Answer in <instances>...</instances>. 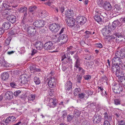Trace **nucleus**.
<instances>
[{"label":"nucleus","instance_id":"obj_1","mask_svg":"<svg viewBox=\"0 0 125 125\" xmlns=\"http://www.w3.org/2000/svg\"><path fill=\"white\" fill-rule=\"evenodd\" d=\"M24 29L27 32L29 36H32L34 35V31H35V28L33 26H29L28 25L24 26Z\"/></svg>","mask_w":125,"mask_h":125},{"label":"nucleus","instance_id":"obj_2","mask_svg":"<svg viewBox=\"0 0 125 125\" xmlns=\"http://www.w3.org/2000/svg\"><path fill=\"white\" fill-rule=\"evenodd\" d=\"M49 29L52 32H56L58 31L60 27V24L58 23H53L50 24Z\"/></svg>","mask_w":125,"mask_h":125},{"label":"nucleus","instance_id":"obj_3","mask_svg":"<svg viewBox=\"0 0 125 125\" xmlns=\"http://www.w3.org/2000/svg\"><path fill=\"white\" fill-rule=\"evenodd\" d=\"M16 118L14 116H9L5 120L2 121V123L4 125H7L9 124H11L15 122Z\"/></svg>","mask_w":125,"mask_h":125},{"label":"nucleus","instance_id":"obj_4","mask_svg":"<svg viewBox=\"0 0 125 125\" xmlns=\"http://www.w3.org/2000/svg\"><path fill=\"white\" fill-rule=\"evenodd\" d=\"M55 46L53 43L51 41H48L44 44V48L47 50H53L55 49Z\"/></svg>","mask_w":125,"mask_h":125},{"label":"nucleus","instance_id":"obj_5","mask_svg":"<svg viewBox=\"0 0 125 125\" xmlns=\"http://www.w3.org/2000/svg\"><path fill=\"white\" fill-rule=\"evenodd\" d=\"M115 53L116 56H118L122 59L125 57V50L123 49L118 50Z\"/></svg>","mask_w":125,"mask_h":125},{"label":"nucleus","instance_id":"obj_6","mask_svg":"<svg viewBox=\"0 0 125 125\" xmlns=\"http://www.w3.org/2000/svg\"><path fill=\"white\" fill-rule=\"evenodd\" d=\"M113 90L115 93L119 94L123 91V88L118 83L113 86Z\"/></svg>","mask_w":125,"mask_h":125},{"label":"nucleus","instance_id":"obj_7","mask_svg":"<svg viewBox=\"0 0 125 125\" xmlns=\"http://www.w3.org/2000/svg\"><path fill=\"white\" fill-rule=\"evenodd\" d=\"M112 63L114 65L119 66L122 63V60L118 56H116L115 53V57L112 60Z\"/></svg>","mask_w":125,"mask_h":125},{"label":"nucleus","instance_id":"obj_8","mask_svg":"<svg viewBox=\"0 0 125 125\" xmlns=\"http://www.w3.org/2000/svg\"><path fill=\"white\" fill-rule=\"evenodd\" d=\"M93 123L95 124L100 122L102 118H101V114H95L93 118Z\"/></svg>","mask_w":125,"mask_h":125},{"label":"nucleus","instance_id":"obj_9","mask_svg":"<svg viewBox=\"0 0 125 125\" xmlns=\"http://www.w3.org/2000/svg\"><path fill=\"white\" fill-rule=\"evenodd\" d=\"M76 20L78 23L80 25H83L85 23L86 20V18L83 16H78Z\"/></svg>","mask_w":125,"mask_h":125},{"label":"nucleus","instance_id":"obj_10","mask_svg":"<svg viewBox=\"0 0 125 125\" xmlns=\"http://www.w3.org/2000/svg\"><path fill=\"white\" fill-rule=\"evenodd\" d=\"M44 24V21L42 20L36 21L33 22V24L36 27L39 28L43 27Z\"/></svg>","mask_w":125,"mask_h":125},{"label":"nucleus","instance_id":"obj_11","mask_svg":"<svg viewBox=\"0 0 125 125\" xmlns=\"http://www.w3.org/2000/svg\"><path fill=\"white\" fill-rule=\"evenodd\" d=\"M109 26H108L104 27L102 30V32L103 36L104 37H106L108 36V34L111 31V28L109 27Z\"/></svg>","mask_w":125,"mask_h":125},{"label":"nucleus","instance_id":"obj_12","mask_svg":"<svg viewBox=\"0 0 125 125\" xmlns=\"http://www.w3.org/2000/svg\"><path fill=\"white\" fill-rule=\"evenodd\" d=\"M55 79L54 77H51L48 83L49 86L51 88H54L55 86Z\"/></svg>","mask_w":125,"mask_h":125},{"label":"nucleus","instance_id":"obj_13","mask_svg":"<svg viewBox=\"0 0 125 125\" xmlns=\"http://www.w3.org/2000/svg\"><path fill=\"white\" fill-rule=\"evenodd\" d=\"M75 20L72 17H67L66 20L67 24L70 26L72 27L74 25Z\"/></svg>","mask_w":125,"mask_h":125},{"label":"nucleus","instance_id":"obj_14","mask_svg":"<svg viewBox=\"0 0 125 125\" xmlns=\"http://www.w3.org/2000/svg\"><path fill=\"white\" fill-rule=\"evenodd\" d=\"M7 20L12 23H14L16 21V18L14 15H9L7 17Z\"/></svg>","mask_w":125,"mask_h":125},{"label":"nucleus","instance_id":"obj_15","mask_svg":"<svg viewBox=\"0 0 125 125\" xmlns=\"http://www.w3.org/2000/svg\"><path fill=\"white\" fill-rule=\"evenodd\" d=\"M80 65V64H79L77 65L78 66H74V70L75 71H76L78 69V71L82 75H83L84 74L85 71L82 68L80 67L79 66Z\"/></svg>","mask_w":125,"mask_h":125},{"label":"nucleus","instance_id":"obj_16","mask_svg":"<svg viewBox=\"0 0 125 125\" xmlns=\"http://www.w3.org/2000/svg\"><path fill=\"white\" fill-rule=\"evenodd\" d=\"M60 35L59 37L60 40H63V43L67 42L68 39L67 36L64 34Z\"/></svg>","mask_w":125,"mask_h":125},{"label":"nucleus","instance_id":"obj_17","mask_svg":"<svg viewBox=\"0 0 125 125\" xmlns=\"http://www.w3.org/2000/svg\"><path fill=\"white\" fill-rule=\"evenodd\" d=\"M56 99L54 98H51L49 100L48 105L50 107L54 108L56 105Z\"/></svg>","mask_w":125,"mask_h":125},{"label":"nucleus","instance_id":"obj_18","mask_svg":"<svg viewBox=\"0 0 125 125\" xmlns=\"http://www.w3.org/2000/svg\"><path fill=\"white\" fill-rule=\"evenodd\" d=\"M12 3H9L7 1H5L2 3L1 7L4 10L5 8H7L10 7Z\"/></svg>","mask_w":125,"mask_h":125},{"label":"nucleus","instance_id":"obj_19","mask_svg":"<svg viewBox=\"0 0 125 125\" xmlns=\"http://www.w3.org/2000/svg\"><path fill=\"white\" fill-rule=\"evenodd\" d=\"M65 89L66 90H69L72 88V83L70 81H68L65 84Z\"/></svg>","mask_w":125,"mask_h":125},{"label":"nucleus","instance_id":"obj_20","mask_svg":"<svg viewBox=\"0 0 125 125\" xmlns=\"http://www.w3.org/2000/svg\"><path fill=\"white\" fill-rule=\"evenodd\" d=\"M104 8L107 11L110 10L112 8V7L111 4L108 2H105L103 4Z\"/></svg>","mask_w":125,"mask_h":125},{"label":"nucleus","instance_id":"obj_21","mask_svg":"<svg viewBox=\"0 0 125 125\" xmlns=\"http://www.w3.org/2000/svg\"><path fill=\"white\" fill-rule=\"evenodd\" d=\"M48 14L47 12L45 10L41 11L39 12L40 17L42 18H44L47 17Z\"/></svg>","mask_w":125,"mask_h":125},{"label":"nucleus","instance_id":"obj_22","mask_svg":"<svg viewBox=\"0 0 125 125\" xmlns=\"http://www.w3.org/2000/svg\"><path fill=\"white\" fill-rule=\"evenodd\" d=\"M73 57L74 59L76 60L74 64V66H78L77 65H79V64H80V61L81 59L79 57L77 54H75V55L73 56Z\"/></svg>","mask_w":125,"mask_h":125},{"label":"nucleus","instance_id":"obj_23","mask_svg":"<svg viewBox=\"0 0 125 125\" xmlns=\"http://www.w3.org/2000/svg\"><path fill=\"white\" fill-rule=\"evenodd\" d=\"M120 68V67L119 66H116L115 65L113 66L111 68L112 72L115 74L117 72H118Z\"/></svg>","mask_w":125,"mask_h":125},{"label":"nucleus","instance_id":"obj_24","mask_svg":"<svg viewBox=\"0 0 125 125\" xmlns=\"http://www.w3.org/2000/svg\"><path fill=\"white\" fill-rule=\"evenodd\" d=\"M35 46L36 48L38 50H41L43 48V44L41 42H36Z\"/></svg>","mask_w":125,"mask_h":125},{"label":"nucleus","instance_id":"obj_25","mask_svg":"<svg viewBox=\"0 0 125 125\" xmlns=\"http://www.w3.org/2000/svg\"><path fill=\"white\" fill-rule=\"evenodd\" d=\"M121 9L120 6L116 4L114 7L113 10L114 11L118 13L121 10Z\"/></svg>","mask_w":125,"mask_h":125},{"label":"nucleus","instance_id":"obj_26","mask_svg":"<svg viewBox=\"0 0 125 125\" xmlns=\"http://www.w3.org/2000/svg\"><path fill=\"white\" fill-rule=\"evenodd\" d=\"M9 77V74L7 73H4L1 74V78L2 80L5 81L8 79Z\"/></svg>","mask_w":125,"mask_h":125},{"label":"nucleus","instance_id":"obj_27","mask_svg":"<svg viewBox=\"0 0 125 125\" xmlns=\"http://www.w3.org/2000/svg\"><path fill=\"white\" fill-rule=\"evenodd\" d=\"M11 26L10 23L9 21L5 22L2 25L3 27L6 30L9 29Z\"/></svg>","mask_w":125,"mask_h":125},{"label":"nucleus","instance_id":"obj_28","mask_svg":"<svg viewBox=\"0 0 125 125\" xmlns=\"http://www.w3.org/2000/svg\"><path fill=\"white\" fill-rule=\"evenodd\" d=\"M20 83L22 84H24L27 82L26 78L23 75L20 77Z\"/></svg>","mask_w":125,"mask_h":125},{"label":"nucleus","instance_id":"obj_29","mask_svg":"<svg viewBox=\"0 0 125 125\" xmlns=\"http://www.w3.org/2000/svg\"><path fill=\"white\" fill-rule=\"evenodd\" d=\"M18 11L20 12L23 13L27 11V8L25 6H22L19 8Z\"/></svg>","mask_w":125,"mask_h":125},{"label":"nucleus","instance_id":"obj_30","mask_svg":"<svg viewBox=\"0 0 125 125\" xmlns=\"http://www.w3.org/2000/svg\"><path fill=\"white\" fill-rule=\"evenodd\" d=\"M13 94L12 92L11 91H8L5 94V97L7 99H11L12 97Z\"/></svg>","mask_w":125,"mask_h":125},{"label":"nucleus","instance_id":"obj_31","mask_svg":"<svg viewBox=\"0 0 125 125\" xmlns=\"http://www.w3.org/2000/svg\"><path fill=\"white\" fill-rule=\"evenodd\" d=\"M117 21H114L112 23V25L110 26V25H108V26H109V27L111 29V31L114 30L116 28L117 26Z\"/></svg>","mask_w":125,"mask_h":125},{"label":"nucleus","instance_id":"obj_32","mask_svg":"<svg viewBox=\"0 0 125 125\" xmlns=\"http://www.w3.org/2000/svg\"><path fill=\"white\" fill-rule=\"evenodd\" d=\"M118 82L119 83L125 86V77H121L119 79Z\"/></svg>","mask_w":125,"mask_h":125},{"label":"nucleus","instance_id":"obj_33","mask_svg":"<svg viewBox=\"0 0 125 125\" xmlns=\"http://www.w3.org/2000/svg\"><path fill=\"white\" fill-rule=\"evenodd\" d=\"M73 14V10H68L66 13L65 15L68 17H71L70 16H72Z\"/></svg>","mask_w":125,"mask_h":125},{"label":"nucleus","instance_id":"obj_34","mask_svg":"<svg viewBox=\"0 0 125 125\" xmlns=\"http://www.w3.org/2000/svg\"><path fill=\"white\" fill-rule=\"evenodd\" d=\"M115 75L118 77H123V76H124V73L123 71H120L119 69V70L118 71V72H117Z\"/></svg>","mask_w":125,"mask_h":125},{"label":"nucleus","instance_id":"obj_35","mask_svg":"<svg viewBox=\"0 0 125 125\" xmlns=\"http://www.w3.org/2000/svg\"><path fill=\"white\" fill-rule=\"evenodd\" d=\"M36 96L35 94H31L28 97V99L29 101H33L35 98Z\"/></svg>","mask_w":125,"mask_h":125},{"label":"nucleus","instance_id":"obj_36","mask_svg":"<svg viewBox=\"0 0 125 125\" xmlns=\"http://www.w3.org/2000/svg\"><path fill=\"white\" fill-rule=\"evenodd\" d=\"M11 37H9L8 38L5 40L4 45L5 46H7L9 45L10 42L11 40Z\"/></svg>","mask_w":125,"mask_h":125},{"label":"nucleus","instance_id":"obj_37","mask_svg":"<svg viewBox=\"0 0 125 125\" xmlns=\"http://www.w3.org/2000/svg\"><path fill=\"white\" fill-rule=\"evenodd\" d=\"M81 89L79 88H76L74 90V94L75 96L78 95L81 92Z\"/></svg>","mask_w":125,"mask_h":125},{"label":"nucleus","instance_id":"obj_38","mask_svg":"<svg viewBox=\"0 0 125 125\" xmlns=\"http://www.w3.org/2000/svg\"><path fill=\"white\" fill-rule=\"evenodd\" d=\"M34 81L36 84H39L41 83L39 78L37 77H35L34 78Z\"/></svg>","mask_w":125,"mask_h":125},{"label":"nucleus","instance_id":"obj_39","mask_svg":"<svg viewBox=\"0 0 125 125\" xmlns=\"http://www.w3.org/2000/svg\"><path fill=\"white\" fill-rule=\"evenodd\" d=\"M114 35L115 36L116 38L117 37L120 38H123L122 32H117L115 33H114Z\"/></svg>","mask_w":125,"mask_h":125},{"label":"nucleus","instance_id":"obj_40","mask_svg":"<svg viewBox=\"0 0 125 125\" xmlns=\"http://www.w3.org/2000/svg\"><path fill=\"white\" fill-rule=\"evenodd\" d=\"M76 78L77 83L79 84H80L82 78V76L80 75H77L76 77Z\"/></svg>","mask_w":125,"mask_h":125},{"label":"nucleus","instance_id":"obj_41","mask_svg":"<svg viewBox=\"0 0 125 125\" xmlns=\"http://www.w3.org/2000/svg\"><path fill=\"white\" fill-rule=\"evenodd\" d=\"M80 113L79 110L75 109V110L74 112V115L76 117H78L80 115Z\"/></svg>","mask_w":125,"mask_h":125},{"label":"nucleus","instance_id":"obj_42","mask_svg":"<svg viewBox=\"0 0 125 125\" xmlns=\"http://www.w3.org/2000/svg\"><path fill=\"white\" fill-rule=\"evenodd\" d=\"M114 103L116 105H118L121 104V100L119 99H116L114 100Z\"/></svg>","mask_w":125,"mask_h":125},{"label":"nucleus","instance_id":"obj_43","mask_svg":"<svg viewBox=\"0 0 125 125\" xmlns=\"http://www.w3.org/2000/svg\"><path fill=\"white\" fill-rule=\"evenodd\" d=\"M61 115V117L64 119V118H65L66 117L67 115V113L66 111L64 110L62 112Z\"/></svg>","mask_w":125,"mask_h":125},{"label":"nucleus","instance_id":"obj_44","mask_svg":"<svg viewBox=\"0 0 125 125\" xmlns=\"http://www.w3.org/2000/svg\"><path fill=\"white\" fill-rule=\"evenodd\" d=\"M94 19L95 20L98 22L102 21L101 18L98 15H96L94 17Z\"/></svg>","mask_w":125,"mask_h":125},{"label":"nucleus","instance_id":"obj_45","mask_svg":"<svg viewBox=\"0 0 125 125\" xmlns=\"http://www.w3.org/2000/svg\"><path fill=\"white\" fill-rule=\"evenodd\" d=\"M54 38L53 39V41L55 43L58 42H60V39L58 37H57L56 35H55L53 37Z\"/></svg>","mask_w":125,"mask_h":125},{"label":"nucleus","instance_id":"obj_46","mask_svg":"<svg viewBox=\"0 0 125 125\" xmlns=\"http://www.w3.org/2000/svg\"><path fill=\"white\" fill-rule=\"evenodd\" d=\"M83 77L85 80H88L90 79L91 78V76L89 74H87L84 75L83 76Z\"/></svg>","mask_w":125,"mask_h":125},{"label":"nucleus","instance_id":"obj_47","mask_svg":"<svg viewBox=\"0 0 125 125\" xmlns=\"http://www.w3.org/2000/svg\"><path fill=\"white\" fill-rule=\"evenodd\" d=\"M72 27L74 29V30L75 31H77L80 28V26L79 25H76L75 24H74V25L72 26Z\"/></svg>","mask_w":125,"mask_h":125},{"label":"nucleus","instance_id":"obj_48","mask_svg":"<svg viewBox=\"0 0 125 125\" xmlns=\"http://www.w3.org/2000/svg\"><path fill=\"white\" fill-rule=\"evenodd\" d=\"M10 86L12 88H16L17 86L16 83L14 82H10Z\"/></svg>","mask_w":125,"mask_h":125},{"label":"nucleus","instance_id":"obj_49","mask_svg":"<svg viewBox=\"0 0 125 125\" xmlns=\"http://www.w3.org/2000/svg\"><path fill=\"white\" fill-rule=\"evenodd\" d=\"M37 8V7L35 6H31L29 8V10L31 12H32L34 10Z\"/></svg>","mask_w":125,"mask_h":125},{"label":"nucleus","instance_id":"obj_50","mask_svg":"<svg viewBox=\"0 0 125 125\" xmlns=\"http://www.w3.org/2000/svg\"><path fill=\"white\" fill-rule=\"evenodd\" d=\"M68 56V54L67 53L66 54H62V58L61 59V61L62 62L65 59L67 58Z\"/></svg>","mask_w":125,"mask_h":125},{"label":"nucleus","instance_id":"obj_51","mask_svg":"<svg viewBox=\"0 0 125 125\" xmlns=\"http://www.w3.org/2000/svg\"><path fill=\"white\" fill-rule=\"evenodd\" d=\"M86 68L87 69H89L92 67V65L90 62H87L86 65Z\"/></svg>","mask_w":125,"mask_h":125},{"label":"nucleus","instance_id":"obj_52","mask_svg":"<svg viewBox=\"0 0 125 125\" xmlns=\"http://www.w3.org/2000/svg\"><path fill=\"white\" fill-rule=\"evenodd\" d=\"M36 66L35 65H31L30 67V70L31 71H35Z\"/></svg>","mask_w":125,"mask_h":125},{"label":"nucleus","instance_id":"obj_53","mask_svg":"<svg viewBox=\"0 0 125 125\" xmlns=\"http://www.w3.org/2000/svg\"><path fill=\"white\" fill-rule=\"evenodd\" d=\"M73 117L72 115H69L67 117V120L69 122L71 121L73 118Z\"/></svg>","mask_w":125,"mask_h":125},{"label":"nucleus","instance_id":"obj_54","mask_svg":"<svg viewBox=\"0 0 125 125\" xmlns=\"http://www.w3.org/2000/svg\"><path fill=\"white\" fill-rule=\"evenodd\" d=\"M21 93V92L20 90L14 92V93L13 94L15 96H17Z\"/></svg>","mask_w":125,"mask_h":125},{"label":"nucleus","instance_id":"obj_55","mask_svg":"<svg viewBox=\"0 0 125 125\" xmlns=\"http://www.w3.org/2000/svg\"><path fill=\"white\" fill-rule=\"evenodd\" d=\"M25 52V48L24 47H22L20 49V53L21 54H23Z\"/></svg>","mask_w":125,"mask_h":125},{"label":"nucleus","instance_id":"obj_56","mask_svg":"<svg viewBox=\"0 0 125 125\" xmlns=\"http://www.w3.org/2000/svg\"><path fill=\"white\" fill-rule=\"evenodd\" d=\"M85 93L88 94V96L92 95L93 93V91H91L90 90H87L85 91Z\"/></svg>","mask_w":125,"mask_h":125},{"label":"nucleus","instance_id":"obj_57","mask_svg":"<svg viewBox=\"0 0 125 125\" xmlns=\"http://www.w3.org/2000/svg\"><path fill=\"white\" fill-rule=\"evenodd\" d=\"M115 37L114 35L110 36L108 35V36L106 37V38L107 39H114L115 38Z\"/></svg>","mask_w":125,"mask_h":125},{"label":"nucleus","instance_id":"obj_58","mask_svg":"<svg viewBox=\"0 0 125 125\" xmlns=\"http://www.w3.org/2000/svg\"><path fill=\"white\" fill-rule=\"evenodd\" d=\"M120 64L121 69L122 70H125V62H123Z\"/></svg>","mask_w":125,"mask_h":125},{"label":"nucleus","instance_id":"obj_59","mask_svg":"<svg viewBox=\"0 0 125 125\" xmlns=\"http://www.w3.org/2000/svg\"><path fill=\"white\" fill-rule=\"evenodd\" d=\"M78 97L80 99H83L85 95L83 93H81L80 94H79L78 95Z\"/></svg>","mask_w":125,"mask_h":125},{"label":"nucleus","instance_id":"obj_60","mask_svg":"<svg viewBox=\"0 0 125 125\" xmlns=\"http://www.w3.org/2000/svg\"><path fill=\"white\" fill-rule=\"evenodd\" d=\"M52 3V0H49L47 2H45L44 4L46 5L50 6Z\"/></svg>","mask_w":125,"mask_h":125},{"label":"nucleus","instance_id":"obj_61","mask_svg":"<svg viewBox=\"0 0 125 125\" xmlns=\"http://www.w3.org/2000/svg\"><path fill=\"white\" fill-rule=\"evenodd\" d=\"M106 12L107 13L105 12H102L100 13V15L104 17H106L107 16V13H108L107 12Z\"/></svg>","mask_w":125,"mask_h":125},{"label":"nucleus","instance_id":"obj_62","mask_svg":"<svg viewBox=\"0 0 125 125\" xmlns=\"http://www.w3.org/2000/svg\"><path fill=\"white\" fill-rule=\"evenodd\" d=\"M25 19H23H23L21 21V23L22 24V26L23 27L22 28H23V29L24 28V26H26L24 24L25 22Z\"/></svg>","mask_w":125,"mask_h":125},{"label":"nucleus","instance_id":"obj_63","mask_svg":"<svg viewBox=\"0 0 125 125\" xmlns=\"http://www.w3.org/2000/svg\"><path fill=\"white\" fill-rule=\"evenodd\" d=\"M46 28H44L43 29H42L40 31V33L42 34H43L45 33L46 31Z\"/></svg>","mask_w":125,"mask_h":125},{"label":"nucleus","instance_id":"obj_64","mask_svg":"<svg viewBox=\"0 0 125 125\" xmlns=\"http://www.w3.org/2000/svg\"><path fill=\"white\" fill-rule=\"evenodd\" d=\"M95 46L99 48H101L103 47L102 45L100 43L96 44H95Z\"/></svg>","mask_w":125,"mask_h":125}]
</instances>
